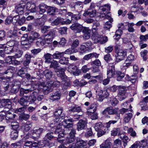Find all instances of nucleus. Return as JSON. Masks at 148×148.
Here are the masks:
<instances>
[{
  "instance_id": "obj_18",
  "label": "nucleus",
  "mask_w": 148,
  "mask_h": 148,
  "mask_svg": "<svg viewBox=\"0 0 148 148\" xmlns=\"http://www.w3.org/2000/svg\"><path fill=\"white\" fill-rule=\"evenodd\" d=\"M107 113L109 115H114L117 114V111L115 109H113L112 108L109 107L105 109L102 112L103 114H106Z\"/></svg>"
},
{
  "instance_id": "obj_21",
  "label": "nucleus",
  "mask_w": 148,
  "mask_h": 148,
  "mask_svg": "<svg viewBox=\"0 0 148 148\" xmlns=\"http://www.w3.org/2000/svg\"><path fill=\"white\" fill-rule=\"evenodd\" d=\"M60 98V93L58 92H53L50 95L49 99L53 101L59 100Z\"/></svg>"
},
{
  "instance_id": "obj_2",
  "label": "nucleus",
  "mask_w": 148,
  "mask_h": 148,
  "mask_svg": "<svg viewBox=\"0 0 148 148\" xmlns=\"http://www.w3.org/2000/svg\"><path fill=\"white\" fill-rule=\"evenodd\" d=\"M54 127H56L54 134L51 132L48 133L44 138L45 142L47 141L46 142L49 143V141L48 139L51 140L54 137L58 138L63 137L64 134L63 132L61 131L62 129L60 128V127H58V126H56L55 125H54Z\"/></svg>"
},
{
  "instance_id": "obj_53",
  "label": "nucleus",
  "mask_w": 148,
  "mask_h": 148,
  "mask_svg": "<svg viewBox=\"0 0 148 148\" xmlns=\"http://www.w3.org/2000/svg\"><path fill=\"white\" fill-rule=\"evenodd\" d=\"M83 44L85 45L86 49H88V50H90L93 49V48L92 47L93 44L91 41H88L84 43Z\"/></svg>"
},
{
  "instance_id": "obj_39",
  "label": "nucleus",
  "mask_w": 148,
  "mask_h": 148,
  "mask_svg": "<svg viewBox=\"0 0 148 148\" xmlns=\"http://www.w3.org/2000/svg\"><path fill=\"white\" fill-rule=\"evenodd\" d=\"M67 77L66 76V79L65 80H63L61 79V80H62V82L64 83L62 84V86L63 88L64 89H66L68 88V87L70 86L71 84L69 82L66 81Z\"/></svg>"
},
{
  "instance_id": "obj_31",
  "label": "nucleus",
  "mask_w": 148,
  "mask_h": 148,
  "mask_svg": "<svg viewBox=\"0 0 148 148\" xmlns=\"http://www.w3.org/2000/svg\"><path fill=\"white\" fill-rule=\"evenodd\" d=\"M75 140V138L74 137L69 135L67 137L65 140H64V142H63V143L66 145L73 143Z\"/></svg>"
},
{
  "instance_id": "obj_17",
  "label": "nucleus",
  "mask_w": 148,
  "mask_h": 148,
  "mask_svg": "<svg viewBox=\"0 0 148 148\" xmlns=\"http://www.w3.org/2000/svg\"><path fill=\"white\" fill-rule=\"evenodd\" d=\"M25 7V5L23 3L19 4L15 6V10L18 14L19 15H22L24 13L23 9Z\"/></svg>"
},
{
  "instance_id": "obj_24",
  "label": "nucleus",
  "mask_w": 148,
  "mask_h": 148,
  "mask_svg": "<svg viewBox=\"0 0 148 148\" xmlns=\"http://www.w3.org/2000/svg\"><path fill=\"white\" fill-rule=\"evenodd\" d=\"M119 88V92L118 94L119 95H125L127 91V87L125 86H118Z\"/></svg>"
},
{
  "instance_id": "obj_42",
  "label": "nucleus",
  "mask_w": 148,
  "mask_h": 148,
  "mask_svg": "<svg viewBox=\"0 0 148 148\" xmlns=\"http://www.w3.org/2000/svg\"><path fill=\"white\" fill-rule=\"evenodd\" d=\"M62 20H63V19L62 18H57L51 23V24L53 26L58 25L60 23H61Z\"/></svg>"
},
{
  "instance_id": "obj_45",
  "label": "nucleus",
  "mask_w": 148,
  "mask_h": 148,
  "mask_svg": "<svg viewBox=\"0 0 148 148\" xmlns=\"http://www.w3.org/2000/svg\"><path fill=\"white\" fill-rule=\"evenodd\" d=\"M100 24L99 23H93V25L92 27V32L93 34L96 33V32H98L97 30L98 29L97 28L99 26Z\"/></svg>"
},
{
  "instance_id": "obj_50",
  "label": "nucleus",
  "mask_w": 148,
  "mask_h": 148,
  "mask_svg": "<svg viewBox=\"0 0 148 148\" xmlns=\"http://www.w3.org/2000/svg\"><path fill=\"white\" fill-rule=\"evenodd\" d=\"M6 36V32L5 31L0 30V42L5 40Z\"/></svg>"
},
{
  "instance_id": "obj_14",
  "label": "nucleus",
  "mask_w": 148,
  "mask_h": 148,
  "mask_svg": "<svg viewBox=\"0 0 148 148\" xmlns=\"http://www.w3.org/2000/svg\"><path fill=\"white\" fill-rule=\"evenodd\" d=\"M26 7L27 9L31 12H35L37 11L35 4L32 2H27L26 4Z\"/></svg>"
},
{
  "instance_id": "obj_4",
  "label": "nucleus",
  "mask_w": 148,
  "mask_h": 148,
  "mask_svg": "<svg viewBox=\"0 0 148 148\" xmlns=\"http://www.w3.org/2000/svg\"><path fill=\"white\" fill-rule=\"evenodd\" d=\"M75 140V142L72 144L70 148H88L84 141L78 137L76 138Z\"/></svg>"
},
{
  "instance_id": "obj_59",
  "label": "nucleus",
  "mask_w": 148,
  "mask_h": 148,
  "mask_svg": "<svg viewBox=\"0 0 148 148\" xmlns=\"http://www.w3.org/2000/svg\"><path fill=\"white\" fill-rule=\"evenodd\" d=\"M37 145V143H33V142L29 141H26L24 145H27V146H29L34 147H36Z\"/></svg>"
},
{
  "instance_id": "obj_55",
  "label": "nucleus",
  "mask_w": 148,
  "mask_h": 148,
  "mask_svg": "<svg viewBox=\"0 0 148 148\" xmlns=\"http://www.w3.org/2000/svg\"><path fill=\"white\" fill-rule=\"evenodd\" d=\"M101 10L103 12L106 11H109L110 10V5L109 4L104 5L101 8Z\"/></svg>"
},
{
  "instance_id": "obj_64",
  "label": "nucleus",
  "mask_w": 148,
  "mask_h": 148,
  "mask_svg": "<svg viewBox=\"0 0 148 148\" xmlns=\"http://www.w3.org/2000/svg\"><path fill=\"white\" fill-rule=\"evenodd\" d=\"M26 107L23 106L22 107L17 108L15 110L16 113L20 114V113H23L26 110Z\"/></svg>"
},
{
  "instance_id": "obj_6",
  "label": "nucleus",
  "mask_w": 148,
  "mask_h": 148,
  "mask_svg": "<svg viewBox=\"0 0 148 148\" xmlns=\"http://www.w3.org/2000/svg\"><path fill=\"white\" fill-rule=\"evenodd\" d=\"M75 121L73 119L69 118L68 119H63L60 123H59L58 127H60L62 125L63 126L64 128H70L72 127L73 126V124L72 123H68L73 122Z\"/></svg>"
},
{
  "instance_id": "obj_3",
  "label": "nucleus",
  "mask_w": 148,
  "mask_h": 148,
  "mask_svg": "<svg viewBox=\"0 0 148 148\" xmlns=\"http://www.w3.org/2000/svg\"><path fill=\"white\" fill-rule=\"evenodd\" d=\"M54 118L53 122L51 123V125L54 124L56 126H59L60 123L65 118V115L63 112V109L58 108L56 109L54 113Z\"/></svg>"
},
{
  "instance_id": "obj_30",
  "label": "nucleus",
  "mask_w": 148,
  "mask_h": 148,
  "mask_svg": "<svg viewBox=\"0 0 148 148\" xmlns=\"http://www.w3.org/2000/svg\"><path fill=\"white\" fill-rule=\"evenodd\" d=\"M40 10L39 12L41 14H43L47 10V6L43 3H41L38 6Z\"/></svg>"
},
{
  "instance_id": "obj_38",
  "label": "nucleus",
  "mask_w": 148,
  "mask_h": 148,
  "mask_svg": "<svg viewBox=\"0 0 148 148\" xmlns=\"http://www.w3.org/2000/svg\"><path fill=\"white\" fill-rule=\"evenodd\" d=\"M25 56L26 60L24 61L23 64L25 66H28L29 64L32 56L29 54H26Z\"/></svg>"
},
{
  "instance_id": "obj_28",
  "label": "nucleus",
  "mask_w": 148,
  "mask_h": 148,
  "mask_svg": "<svg viewBox=\"0 0 148 148\" xmlns=\"http://www.w3.org/2000/svg\"><path fill=\"white\" fill-rule=\"evenodd\" d=\"M133 116V115L131 112L126 113L124 116L123 119L124 122L126 123H128L132 118Z\"/></svg>"
},
{
  "instance_id": "obj_8",
  "label": "nucleus",
  "mask_w": 148,
  "mask_h": 148,
  "mask_svg": "<svg viewBox=\"0 0 148 148\" xmlns=\"http://www.w3.org/2000/svg\"><path fill=\"white\" fill-rule=\"evenodd\" d=\"M116 52V55L115 61L117 62H118L123 60L127 55L126 51L122 49H120Z\"/></svg>"
},
{
  "instance_id": "obj_23",
  "label": "nucleus",
  "mask_w": 148,
  "mask_h": 148,
  "mask_svg": "<svg viewBox=\"0 0 148 148\" xmlns=\"http://www.w3.org/2000/svg\"><path fill=\"white\" fill-rule=\"evenodd\" d=\"M28 98V96H26L24 97H22L18 101V103L22 106L24 107L25 106L27 108V104L28 103V101L27 99H25Z\"/></svg>"
},
{
  "instance_id": "obj_52",
  "label": "nucleus",
  "mask_w": 148,
  "mask_h": 148,
  "mask_svg": "<svg viewBox=\"0 0 148 148\" xmlns=\"http://www.w3.org/2000/svg\"><path fill=\"white\" fill-rule=\"evenodd\" d=\"M127 132L128 133L130 134V135L131 136L133 137L136 136V133L132 127L128 128L127 130Z\"/></svg>"
},
{
  "instance_id": "obj_7",
  "label": "nucleus",
  "mask_w": 148,
  "mask_h": 148,
  "mask_svg": "<svg viewBox=\"0 0 148 148\" xmlns=\"http://www.w3.org/2000/svg\"><path fill=\"white\" fill-rule=\"evenodd\" d=\"M44 129L42 128H37L34 127L32 130V134L33 136L32 138L34 140H36L38 138L43 131Z\"/></svg>"
},
{
  "instance_id": "obj_49",
  "label": "nucleus",
  "mask_w": 148,
  "mask_h": 148,
  "mask_svg": "<svg viewBox=\"0 0 148 148\" xmlns=\"http://www.w3.org/2000/svg\"><path fill=\"white\" fill-rule=\"evenodd\" d=\"M117 122V121L111 120L108 122L105 123L103 125V127L107 128L108 129L110 126L111 124H114Z\"/></svg>"
},
{
  "instance_id": "obj_36",
  "label": "nucleus",
  "mask_w": 148,
  "mask_h": 148,
  "mask_svg": "<svg viewBox=\"0 0 148 148\" xmlns=\"http://www.w3.org/2000/svg\"><path fill=\"white\" fill-rule=\"evenodd\" d=\"M74 8L76 11H78L81 10L83 8L82 2L81 1H77L76 2Z\"/></svg>"
},
{
  "instance_id": "obj_29",
  "label": "nucleus",
  "mask_w": 148,
  "mask_h": 148,
  "mask_svg": "<svg viewBox=\"0 0 148 148\" xmlns=\"http://www.w3.org/2000/svg\"><path fill=\"white\" fill-rule=\"evenodd\" d=\"M18 44V42L17 41L11 40L7 42L6 45L10 47H13L14 49H16V48Z\"/></svg>"
},
{
  "instance_id": "obj_63",
  "label": "nucleus",
  "mask_w": 148,
  "mask_h": 148,
  "mask_svg": "<svg viewBox=\"0 0 148 148\" xmlns=\"http://www.w3.org/2000/svg\"><path fill=\"white\" fill-rule=\"evenodd\" d=\"M88 65H85L83 66L81 68V70L84 73H86L91 69V68H88Z\"/></svg>"
},
{
  "instance_id": "obj_37",
  "label": "nucleus",
  "mask_w": 148,
  "mask_h": 148,
  "mask_svg": "<svg viewBox=\"0 0 148 148\" xmlns=\"http://www.w3.org/2000/svg\"><path fill=\"white\" fill-rule=\"evenodd\" d=\"M16 115L12 114L9 111L5 113V116L7 120H12L15 117Z\"/></svg>"
},
{
  "instance_id": "obj_9",
  "label": "nucleus",
  "mask_w": 148,
  "mask_h": 148,
  "mask_svg": "<svg viewBox=\"0 0 148 148\" xmlns=\"http://www.w3.org/2000/svg\"><path fill=\"white\" fill-rule=\"evenodd\" d=\"M87 122L86 120L81 119L76 125V129L79 131L86 129L87 127Z\"/></svg>"
},
{
  "instance_id": "obj_1",
  "label": "nucleus",
  "mask_w": 148,
  "mask_h": 148,
  "mask_svg": "<svg viewBox=\"0 0 148 148\" xmlns=\"http://www.w3.org/2000/svg\"><path fill=\"white\" fill-rule=\"evenodd\" d=\"M50 68H53L56 72H59L57 75L58 77L61 78L62 80H65L66 79V76L65 75L64 71L66 70L65 68L59 67L58 62L56 60H53L51 61Z\"/></svg>"
},
{
  "instance_id": "obj_46",
  "label": "nucleus",
  "mask_w": 148,
  "mask_h": 148,
  "mask_svg": "<svg viewBox=\"0 0 148 148\" xmlns=\"http://www.w3.org/2000/svg\"><path fill=\"white\" fill-rule=\"evenodd\" d=\"M55 35V30L53 29H51L47 34H45L44 36H47L48 37L53 39Z\"/></svg>"
},
{
  "instance_id": "obj_35",
  "label": "nucleus",
  "mask_w": 148,
  "mask_h": 148,
  "mask_svg": "<svg viewBox=\"0 0 148 148\" xmlns=\"http://www.w3.org/2000/svg\"><path fill=\"white\" fill-rule=\"evenodd\" d=\"M116 79L118 81H121L124 77L125 74L121 72L118 71L116 72Z\"/></svg>"
},
{
  "instance_id": "obj_19",
  "label": "nucleus",
  "mask_w": 148,
  "mask_h": 148,
  "mask_svg": "<svg viewBox=\"0 0 148 148\" xmlns=\"http://www.w3.org/2000/svg\"><path fill=\"white\" fill-rule=\"evenodd\" d=\"M16 71L15 68L12 66H9L7 67V69L4 71L3 73L5 74H8L10 75L12 77L13 73Z\"/></svg>"
},
{
  "instance_id": "obj_58",
  "label": "nucleus",
  "mask_w": 148,
  "mask_h": 148,
  "mask_svg": "<svg viewBox=\"0 0 148 148\" xmlns=\"http://www.w3.org/2000/svg\"><path fill=\"white\" fill-rule=\"evenodd\" d=\"M132 109L129 110V109L123 108L119 110V114H123L125 113H127L129 111L132 112Z\"/></svg>"
},
{
  "instance_id": "obj_10",
  "label": "nucleus",
  "mask_w": 148,
  "mask_h": 148,
  "mask_svg": "<svg viewBox=\"0 0 148 148\" xmlns=\"http://www.w3.org/2000/svg\"><path fill=\"white\" fill-rule=\"evenodd\" d=\"M109 68L107 70V75L108 78H111L115 75L116 74L114 64H109Z\"/></svg>"
},
{
  "instance_id": "obj_11",
  "label": "nucleus",
  "mask_w": 148,
  "mask_h": 148,
  "mask_svg": "<svg viewBox=\"0 0 148 148\" xmlns=\"http://www.w3.org/2000/svg\"><path fill=\"white\" fill-rule=\"evenodd\" d=\"M82 31L83 33L82 36L83 39L85 40L89 39L90 37L91 31L89 27H83Z\"/></svg>"
},
{
  "instance_id": "obj_20",
  "label": "nucleus",
  "mask_w": 148,
  "mask_h": 148,
  "mask_svg": "<svg viewBox=\"0 0 148 148\" xmlns=\"http://www.w3.org/2000/svg\"><path fill=\"white\" fill-rule=\"evenodd\" d=\"M32 126V123L30 121H27L23 126L22 129L24 133L28 132Z\"/></svg>"
},
{
  "instance_id": "obj_25",
  "label": "nucleus",
  "mask_w": 148,
  "mask_h": 148,
  "mask_svg": "<svg viewBox=\"0 0 148 148\" xmlns=\"http://www.w3.org/2000/svg\"><path fill=\"white\" fill-rule=\"evenodd\" d=\"M43 73L46 78L50 79L53 75V72L49 69L45 70L43 71Z\"/></svg>"
},
{
  "instance_id": "obj_61",
  "label": "nucleus",
  "mask_w": 148,
  "mask_h": 148,
  "mask_svg": "<svg viewBox=\"0 0 148 148\" xmlns=\"http://www.w3.org/2000/svg\"><path fill=\"white\" fill-rule=\"evenodd\" d=\"M89 16L90 17H93L95 16L96 14V11L95 10H91V9H88Z\"/></svg>"
},
{
  "instance_id": "obj_44",
  "label": "nucleus",
  "mask_w": 148,
  "mask_h": 148,
  "mask_svg": "<svg viewBox=\"0 0 148 148\" xmlns=\"http://www.w3.org/2000/svg\"><path fill=\"white\" fill-rule=\"evenodd\" d=\"M18 131L16 130H13L11 133L10 136L11 138L13 140H15L18 137Z\"/></svg>"
},
{
  "instance_id": "obj_40",
  "label": "nucleus",
  "mask_w": 148,
  "mask_h": 148,
  "mask_svg": "<svg viewBox=\"0 0 148 148\" xmlns=\"http://www.w3.org/2000/svg\"><path fill=\"white\" fill-rule=\"evenodd\" d=\"M4 52L6 54H10L14 50L13 47H10L5 45L4 46Z\"/></svg>"
},
{
  "instance_id": "obj_54",
  "label": "nucleus",
  "mask_w": 148,
  "mask_h": 148,
  "mask_svg": "<svg viewBox=\"0 0 148 148\" xmlns=\"http://www.w3.org/2000/svg\"><path fill=\"white\" fill-rule=\"evenodd\" d=\"M44 36L45 38L44 39V41L45 42V45L46 44H49L52 42L53 38L48 37L47 36Z\"/></svg>"
},
{
  "instance_id": "obj_34",
  "label": "nucleus",
  "mask_w": 148,
  "mask_h": 148,
  "mask_svg": "<svg viewBox=\"0 0 148 148\" xmlns=\"http://www.w3.org/2000/svg\"><path fill=\"white\" fill-rule=\"evenodd\" d=\"M120 133V130L119 128H114L111 131V135L115 136L119 135Z\"/></svg>"
},
{
  "instance_id": "obj_60",
  "label": "nucleus",
  "mask_w": 148,
  "mask_h": 148,
  "mask_svg": "<svg viewBox=\"0 0 148 148\" xmlns=\"http://www.w3.org/2000/svg\"><path fill=\"white\" fill-rule=\"evenodd\" d=\"M97 131V135L98 137L101 136L106 133V131L104 128H103Z\"/></svg>"
},
{
  "instance_id": "obj_57",
  "label": "nucleus",
  "mask_w": 148,
  "mask_h": 148,
  "mask_svg": "<svg viewBox=\"0 0 148 148\" xmlns=\"http://www.w3.org/2000/svg\"><path fill=\"white\" fill-rule=\"evenodd\" d=\"M79 44V41L78 39H76L73 41L71 45V47L75 49L77 47Z\"/></svg>"
},
{
  "instance_id": "obj_51",
  "label": "nucleus",
  "mask_w": 148,
  "mask_h": 148,
  "mask_svg": "<svg viewBox=\"0 0 148 148\" xmlns=\"http://www.w3.org/2000/svg\"><path fill=\"white\" fill-rule=\"evenodd\" d=\"M77 67L75 65L70 64L68 67V71L71 73H73L77 69Z\"/></svg>"
},
{
  "instance_id": "obj_43",
  "label": "nucleus",
  "mask_w": 148,
  "mask_h": 148,
  "mask_svg": "<svg viewBox=\"0 0 148 148\" xmlns=\"http://www.w3.org/2000/svg\"><path fill=\"white\" fill-rule=\"evenodd\" d=\"M52 55L49 53L45 54L44 56V57L45 60V62L47 63H50L51 60V57Z\"/></svg>"
},
{
  "instance_id": "obj_22",
  "label": "nucleus",
  "mask_w": 148,
  "mask_h": 148,
  "mask_svg": "<svg viewBox=\"0 0 148 148\" xmlns=\"http://www.w3.org/2000/svg\"><path fill=\"white\" fill-rule=\"evenodd\" d=\"M69 112H79L82 111L81 107L76 105H74L69 108Z\"/></svg>"
},
{
  "instance_id": "obj_32",
  "label": "nucleus",
  "mask_w": 148,
  "mask_h": 148,
  "mask_svg": "<svg viewBox=\"0 0 148 148\" xmlns=\"http://www.w3.org/2000/svg\"><path fill=\"white\" fill-rule=\"evenodd\" d=\"M111 14L110 13H108L106 14L105 13H102L100 14V17L103 18L104 19H108V21L111 22H113V18L111 17Z\"/></svg>"
},
{
  "instance_id": "obj_47",
  "label": "nucleus",
  "mask_w": 148,
  "mask_h": 148,
  "mask_svg": "<svg viewBox=\"0 0 148 148\" xmlns=\"http://www.w3.org/2000/svg\"><path fill=\"white\" fill-rule=\"evenodd\" d=\"M59 62L61 64L67 65L69 64L68 58L64 57H62L60 60Z\"/></svg>"
},
{
  "instance_id": "obj_12",
  "label": "nucleus",
  "mask_w": 148,
  "mask_h": 148,
  "mask_svg": "<svg viewBox=\"0 0 148 148\" xmlns=\"http://www.w3.org/2000/svg\"><path fill=\"white\" fill-rule=\"evenodd\" d=\"M40 88L38 87V88L39 90H41L45 94H47L51 92L52 89L51 86L50 85V83H48L45 86H41V87Z\"/></svg>"
},
{
  "instance_id": "obj_26",
  "label": "nucleus",
  "mask_w": 148,
  "mask_h": 148,
  "mask_svg": "<svg viewBox=\"0 0 148 148\" xmlns=\"http://www.w3.org/2000/svg\"><path fill=\"white\" fill-rule=\"evenodd\" d=\"M93 34V36L92 37V40L95 43H99L100 38L101 36L100 35L98 32Z\"/></svg>"
},
{
  "instance_id": "obj_5",
  "label": "nucleus",
  "mask_w": 148,
  "mask_h": 148,
  "mask_svg": "<svg viewBox=\"0 0 148 148\" xmlns=\"http://www.w3.org/2000/svg\"><path fill=\"white\" fill-rule=\"evenodd\" d=\"M97 93L98 100L100 102L102 101L105 98H106L109 95V94L106 90L103 91L101 89H98L96 91Z\"/></svg>"
},
{
  "instance_id": "obj_62",
  "label": "nucleus",
  "mask_w": 148,
  "mask_h": 148,
  "mask_svg": "<svg viewBox=\"0 0 148 148\" xmlns=\"http://www.w3.org/2000/svg\"><path fill=\"white\" fill-rule=\"evenodd\" d=\"M77 51V49H74L71 48V49H69L66 50L65 52L66 54H70L74 53H76Z\"/></svg>"
},
{
  "instance_id": "obj_16",
  "label": "nucleus",
  "mask_w": 148,
  "mask_h": 148,
  "mask_svg": "<svg viewBox=\"0 0 148 148\" xmlns=\"http://www.w3.org/2000/svg\"><path fill=\"white\" fill-rule=\"evenodd\" d=\"M130 148H147V143L143 140L141 142L135 143L132 145Z\"/></svg>"
},
{
  "instance_id": "obj_13",
  "label": "nucleus",
  "mask_w": 148,
  "mask_h": 148,
  "mask_svg": "<svg viewBox=\"0 0 148 148\" xmlns=\"http://www.w3.org/2000/svg\"><path fill=\"white\" fill-rule=\"evenodd\" d=\"M82 25L79 23H76L73 24L70 27L75 33L81 32L83 28Z\"/></svg>"
},
{
  "instance_id": "obj_33",
  "label": "nucleus",
  "mask_w": 148,
  "mask_h": 148,
  "mask_svg": "<svg viewBox=\"0 0 148 148\" xmlns=\"http://www.w3.org/2000/svg\"><path fill=\"white\" fill-rule=\"evenodd\" d=\"M64 53L58 51H56L52 55L53 58L54 59H60L63 56Z\"/></svg>"
},
{
  "instance_id": "obj_27",
  "label": "nucleus",
  "mask_w": 148,
  "mask_h": 148,
  "mask_svg": "<svg viewBox=\"0 0 148 148\" xmlns=\"http://www.w3.org/2000/svg\"><path fill=\"white\" fill-rule=\"evenodd\" d=\"M47 13L49 15H53L55 12L58 11V9L54 7L47 6Z\"/></svg>"
},
{
  "instance_id": "obj_41",
  "label": "nucleus",
  "mask_w": 148,
  "mask_h": 148,
  "mask_svg": "<svg viewBox=\"0 0 148 148\" xmlns=\"http://www.w3.org/2000/svg\"><path fill=\"white\" fill-rule=\"evenodd\" d=\"M95 130L97 131L103 128H104L102 123L101 122L96 123L95 124L94 127Z\"/></svg>"
},
{
  "instance_id": "obj_15",
  "label": "nucleus",
  "mask_w": 148,
  "mask_h": 148,
  "mask_svg": "<svg viewBox=\"0 0 148 148\" xmlns=\"http://www.w3.org/2000/svg\"><path fill=\"white\" fill-rule=\"evenodd\" d=\"M1 107L10 108L11 107V102L9 99H2L0 101Z\"/></svg>"
},
{
  "instance_id": "obj_56",
  "label": "nucleus",
  "mask_w": 148,
  "mask_h": 148,
  "mask_svg": "<svg viewBox=\"0 0 148 148\" xmlns=\"http://www.w3.org/2000/svg\"><path fill=\"white\" fill-rule=\"evenodd\" d=\"M112 22L110 21L106 22L104 25V29L106 30L109 29L112 27L111 23Z\"/></svg>"
},
{
  "instance_id": "obj_48",
  "label": "nucleus",
  "mask_w": 148,
  "mask_h": 148,
  "mask_svg": "<svg viewBox=\"0 0 148 148\" xmlns=\"http://www.w3.org/2000/svg\"><path fill=\"white\" fill-rule=\"evenodd\" d=\"M44 40L39 38L37 39L36 42V44L39 47H41L45 45Z\"/></svg>"
}]
</instances>
